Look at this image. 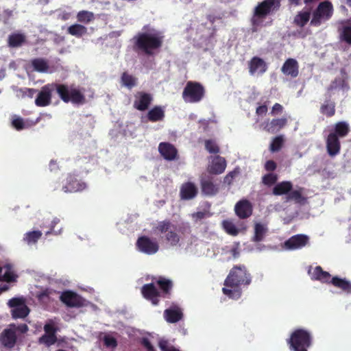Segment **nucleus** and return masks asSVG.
I'll use <instances>...</instances> for the list:
<instances>
[{"label": "nucleus", "instance_id": "obj_29", "mask_svg": "<svg viewBox=\"0 0 351 351\" xmlns=\"http://www.w3.org/2000/svg\"><path fill=\"white\" fill-rule=\"evenodd\" d=\"M164 117L165 110L160 106H154L147 114V118L151 122L160 121L163 120Z\"/></svg>", "mask_w": 351, "mask_h": 351}, {"label": "nucleus", "instance_id": "obj_52", "mask_svg": "<svg viewBox=\"0 0 351 351\" xmlns=\"http://www.w3.org/2000/svg\"><path fill=\"white\" fill-rule=\"evenodd\" d=\"M12 125L17 130H21L25 128L24 121L19 117H14L12 121Z\"/></svg>", "mask_w": 351, "mask_h": 351}, {"label": "nucleus", "instance_id": "obj_28", "mask_svg": "<svg viewBox=\"0 0 351 351\" xmlns=\"http://www.w3.org/2000/svg\"><path fill=\"white\" fill-rule=\"evenodd\" d=\"M156 284L160 289V297L164 298H169L173 287L172 281L164 277H159Z\"/></svg>", "mask_w": 351, "mask_h": 351}, {"label": "nucleus", "instance_id": "obj_59", "mask_svg": "<svg viewBox=\"0 0 351 351\" xmlns=\"http://www.w3.org/2000/svg\"><path fill=\"white\" fill-rule=\"evenodd\" d=\"M282 110H283L282 106L278 103H276L272 107V109L271 111V114L274 116L278 113L282 112Z\"/></svg>", "mask_w": 351, "mask_h": 351}, {"label": "nucleus", "instance_id": "obj_26", "mask_svg": "<svg viewBox=\"0 0 351 351\" xmlns=\"http://www.w3.org/2000/svg\"><path fill=\"white\" fill-rule=\"evenodd\" d=\"M249 72L254 75L256 72L263 73L266 71L267 66L265 62L261 58L254 56L249 62Z\"/></svg>", "mask_w": 351, "mask_h": 351}, {"label": "nucleus", "instance_id": "obj_27", "mask_svg": "<svg viewBox=\"0 0 351 351\" xmlns=\"http://www.w3.org/2000/svg\"><path fill=\"white\" fill-rule=\"evenodd\" d=\"M281 71L285 75L296 77L299 73L298 63L295 59L289 58L283 64Z\"/></svg>", "mask_w": 351, "mask_h": 351}, {"label": "nucleus", "instance_id": "obj_11", "mask_svg": "<svg viewBox=\"0 0 351 351\" xmlns=\"http://www.w3.org/2000/svg\"><path fill=\"white\" fill-rule=\"evenodd\" d=\"M60 222V219L57 217L53 218L49 226H42L40 228L42 230H33L27 232L23 238L24 241H38L41 238L43 233L44 232L46 235L56 232L55 230V226Z\"/></svg>", "mask_w": 351, "mask_h": 351}, {"label": "nucleus", "instance_id": "obj_50", "mask_svg": "<svg viewBox=\"0 0 351 351\" xmlns=\"http://www.w3.org/2000/svg\"><path fill=\"white\" fill-rule=\"evenodd\" d=\"M278 180V177L274 173H267L263 177V183L267 186L274 184Z\"/></svg>", "mask_w": 351, "mask_h": 351}, {"label": "nucleus", "instance_id": "obj_43", "mask_svg": "<svg viewBox=\"0 0 351 351\" xmlns=\"http://www.w3.org/2000/svg\"><path fill=\"white\" fill-rule=\"evenodd\" d=\"M77 19L79 22L88 23L94 19V14L91 12L82 10L77 13Z\"/></svg>", "mask_w": 351, "mask_h": 351}, {"label": "nucleus", "instance_id": "obj_55", "mask_svg": "<svg viewBox=\"0 0 351 351\" xmlns=\"http://www.w3.org/2000/svg\"><path fill=\"white\" fill-rule=\"evenodd\" d=\"M238 173L239 172L235 170L229 172L223 178L224 183L230 185Z\"/></svg>", "mask_w": 351, "mask_h": 351}, {"label": "nucleus", "instance_id": "obj_30", "mask_svg": "<svg viewBox=\"0 0 351 351\" xmlns=\"http://www.w3.org/2000/svg\"><path fill=\"white\" fill-rule=\"evenodd\" d=\"M350 132L349 124L346 121H340L337 123L329 132H335L339 138H343Z\"/></svg>", "mask_w": 351, "mask_h": 351}, {"label": "nucleus", "instance_id": "obj_31", "mask_svg": "<svg viewBox=\"0 0 351 351\" xmlns=\"http://www.w3.org/2000/svg\"><path fill=\"white\" fill-rule=\"evenodd\" d=\"M293 188L292 183L289 181H283L278 183L273 189V194L275 195H288Z\"/></svg>", "mask_w": 351, "mask_h": 351}, {"label": "nucleus", "instance_id": "obj_9", "mask_svg": "<svg viewBox=\"0 0 351 351\" xmlns=\"http://www.w3.org/2000/svg\"><path fill=\"white\" fill-rule=\"evenodd\" d=\"M199 184L202 193L204 195L214 196L219 191V184L210 174L202 173L199 178Z\"/></svg>", "mask_w": 351, "mask_h": 351}, {"label": "nucleus", "instance_id": "obj_37", "mask_svg": "<svg viewBox=\"0 0 351 351\" xmlns=\"http://www.w3.org/2000/svg\"><path fill=\"white\" fill-rule=\"evenodd\" d=\"M67 32L72 36L80 38L87 33V28L80 24H74L68 27Z\"/></svg>", "mask_w": 351, "mask_h": 351}, {"label": "nucleus", "instance_id": "obj_44", "mask_svg": "<svg viewBox=\"0 0 351 351\" xmlns=\"http://www.w3.org/2000/svg\"><path fill=\"white\" fill-rule=\"evenodd\" d=\"M304 199L300 190L292 191L291 189L287 196V201H294L296 203H301Z\"/></svg>", "mask_w": 351, "mask_h": 351}, {"label": "nucleus", "instance_id": "obj_2", "mask_svg": "<svg viewBox=\"0 0 351 351\" xmlns=\"http://www.w3.org/2000/svg\"><path fill=\"white\" fill-rule=\"evenodd\" d=\"M252 282V276L244 265H234L224 281L226 287L222 292L229 298L238 300L241 296V285L248 286Z\"/></svg>", "mask_w": 351, "mask_h": 351}, {"label": "nucleus", "instance_id": "obj_64", "mask_svg": "<svg viewBox=\"0 0 351 351\" xmlns=\"http://www.w3.org/2000/svg\"><path fill=\"white\" fill-rule=\"evenodd\" d=\"M18 329L21 332H26L27 330H28V327L26 324H22L21 326H19L18 327Z\"/></svg>", "mask_w": 351, "mask_h": 351}, {"label": "nucleus", "instance_id": "obj_41", "mask_svg": "<svg viewBox=\"0 0 351 351\" xmlns=\"http://www.w3.org/2000/svg\"><path fill=\"white\" fill-rule=\"evenodd\" d=\"M285 143L282 135L274 137L270 143L269 149L271 152H277L280 150Z\"/></svg>", "mask_w": 351, "mask_h": 351}, {"label": "nucleus", "instance_id": "obj_14", "mask_svg": "<svg viewBox=\"0 0 351 351\" xmlns=\"http://www.w3.org/2000/svg\"><path fill=\"white\" fill-rule=\"evenodd\" d=\"M60 298L69 307L80 308L84 304L83 298L71 291H64Z\"/></svg>", "mask_w": 351, "mask_h": 351}, {"label": "nucleus", "instance_id": "obj_62", "mask_svg": "<svg viewBox=\"0 0 351 351\" xmlns=\"http://www.w3.org/2000/svg\"><path fill=\"white\" fill-rule=\"evenodd\" d=\"M287 241H307V236L306 235H296L294 237H292L289 239H288Z\"/></svg>", "mask_w": 351, "mask_h": 351}, {"label": "nucleus", "instance_id": "obj_19", "mask_svg": "<svg viewBox=\"0 0 351 351\" xmlns=\"http://www.w3.org/2000/svg\"><path fill=\"white\" fill-rule=\"evenodd\" d=\"M287 123V119L285 117L273 119L271 121H267L263 123V130L268 133L275 134L284 128Z\"/></svg>", "mask_w": 351, "mask_h": 351}, {"label": "nucleus", "instance_id": "obj_63", "mask_svg": "<svg viewBox=\"0 0 351 351\" xmlns=\"http://www.w3.org/2000/svg\"><path fill=\"white\" fill-rule=\"evenodd\" d=\"M255 247L253 248V250H255L256 252H261L263 251L266 247L263 245L261 247V243H254Z\"/></svg>", "mask_w": 351, "mask_h": 351}, {"label": "nucleus", "instance_id": "obj_5", "mask_svg": "<svg viewBox=\"0 0 351 351\" xmlns=\"http://www.w3.org/2000/svg\"><path fill=\"white\" fill-rule=\"evenodd\" d=\"M311 278L313 280L319 281L323 284L332 285L346 293L351 294V282L350 281L338 276L332 277L328 271H324L320 266L315 267L311 273Z\"/></svg>", "mask_w": 351, "mask_h": 351}, {"label": "nucleus", "instance_id": "obj_58", "mask_svg": "<svg viewBox=\"0 0 351 351\" xmlns=\"http://www.w3.org/2000/svg\"><path fill=\"white\" fill-rule=\"evenodd\" d=\"M208 213L207 211H198L192 215V217L195 220H201L206 217H208Z\"/></svg>", "mask_w": 351, "mask_h": 351}, {"label": "nucleus", "instance_id": "obj_7", "mask_svg": "<svg viewBox=\"0 0 351 351\" xmlns=\"http://www.w3.org/2000/svg\"><path fill=\"white\" fill-rule=\"evenodd\" d=\"M332 13L333 6L330 2L326 1L320 3L313 13V19L311 21V25H319L328 21L332 16Z\"/></svg>", "mask_w": 351, "mask_h": 351}, {"label": "nucleus", "instance_id": "obj_49", "mask_svg": "<svg viewBox=\"0 0 351 351\" xmlns=\"http://www.w3.org/2000/svg\"><path fill=\"white\" fill-rule=\"evenodd\" d=\"M322 112L327 116H332L335 114V104L332 101H326L322 106Z\"/></svg>", "mask_w": 351, "mask_h": 351}, {"label": "nucleus", "instance_id": "obj_34", "mask_svg": "<svg viewBox=\"0 0 351 351\" xmlns=\"http://www.w3.org/2000/svg\"><path fill=\"white\" fill-rule=\"evenodd\" d=\"M136 248L140 252L152 254L158 251V243H136Z\"/></svg>", "mask_w": 351, "mask_h": 351}, {"label": "nucleus", "instance_id": "obj_1", "mask_svg": "<svg viewBox=\"0 0 351 351\" xmlns=\"http://www.w3.org/2000/svg\"><path fill=\"white\" fill-rule=\"evenodd\" d=\"M54 90L64 103L71 102L73 104L79 105L86 102L84 94L75 84L51 83L41 88L35 99V104L39 107L50 105L52 93Z\"/></svg>", "mask_w": 351, "mask_h": 351}, {"label": "nucleus", "instance_id": "obj_48", "mask_svg": "<svg viewBox=\"0 0 351 351\" xmlns=\"http://www.w3.org/2000/svg\"><path fill=\"white\" fill-rule=\"evenodd\" d=\"M306 243H281L280 250H293L304 247Z\"/></svg>", "mask_w": 351, "mask_h": 351}, {"label": "nucleus", "instance_id": "obj_47", "mask_svg": "<svg viewBox=\"0 0 351 351\" xmlns=\"http://www.w3.org/2000/svg\"><path fill=\"white\" fill-rule=\"evenodd\" d=\"M294 23L296 26L302 27L307 23V11L297 14L294 19Z\"/></svg>", "mask_w": 351, "mask_h": 351}, {"label": "nucleus", "instance_id": "obj_24", "mask_svg": "<svg viewBox=\"0 0 351 351\" xmlns=\"http://www.w3.org/2000/svg\"><path fill=\"white\" fill-rule=\"evenodd\" d=\"M16 331L12 328L4 329L0 336L2 345L7 348H12L16 342Z\"/></svg>", "mask_w": 351, "mask_h": 351}, {"label": "nucleus", "instance_id": "obj_61", "mask_svg": "<svg viewBox=\"0 0 351 351\" xmlns=\"http://www.w3.org/2000/svg\"><path fill=\"white\" fill-rule=\"evenodd\" d=\"M267 112V105H261L256 108V113L258 116H263L264 114H266Z\"/></svg>", "mask_w": 351, "mask_h": 351}, {"label": "nucleus", "instance_id": "obj_16", "mask_svg": "<svg viewBox=\"0 0 351 351\" xmlns=\"http://www.w3.org/2000/svg\"><path fill=\"white\" fill-rule=\"evenodd\" d=\"M134 107L140 111L148 109L153 101V97L150 93L138 91L134 95Z\"/></svg>", "mask_w": 351, "mask_h": 351}, {"label": "nucleus", "instance_id": "obj_23", "mask_svg": "<svg viewBox=\"0 0 351 351\" xmlns=\"http://www.w3.org/2000/svg\"><path fill=\"white\" fill-rule=\"evenodd\" d=\"M198 189L195 184L191 182H187L182 184L180 191V196L182 199L189 200L195 197Z\"/></svg>", "mask_w": 351, "mask_h": 351}, {"label": "nucleus", "instance_id": "obj_40", "mask_svg": "<svg viewBox=\"0 0 351 351\" xmlns=\"http://www.w3.org/2000/svg\"><path fill=\"white\" fill-rule=\"evenodd\" d=\"M29 313V308L23 304L21 306L12 309V317L15 318V319L24 318L26 316H27Z\"/></svg>", "mask_w": 351, "mask_h": 351}, {"label": "nucleus", "instance_id": "obj_10", "mask_svg": "<svg viewBox=\"0 0 351 351\" xmlns=\"http://www.w3.org/2000/svg\"><path fill=\"white\" fill-rule=\"evenodd\" d=\"M287 341L291 350L307 351V331L302 329L295 330Z\"/></svg>", "mask_w": 351, "mask_h": 351}, {"label": "nucleus", "instance_id": "obj_45", "mask_svg": "<svg viewBox=\"0 0 351 351\" xmlns=\"http://www.w3.org/2000/svg\"><path fill=\"white\" fill-rule=\"evenodd\" d=\"M204 145L205 149L210 154H218L220 151L219 147L214 140H206Z\"/></svg>", "mask_w": 351, "mask_h": 351}, {"label": "nucleus", "instance_id": "obj_33", "mask_svg": "<svg viewBox=\"0 0 351 351\" xmlns=\"http://www.w3.org/2000/svg\"><path fill=\"white\" fill-rule=\"evenodd\" d=\"M340 37L342 40L351 44V19L342 23Z\"/></svg>", "mask_w": 351, "mask_h": 351}, {"label": "nucleus", "instance_id": "obj_18", "mask_svg": "<svg viewBox=\"0 0 351 351\" xmlns=\"http://www.w3.org/2000/svg\"><path fill=\"white\" fill-rule=\"evenodd\" d=\"M234 211L239 219H247L252 215V205L249 200L241 199L235 204Z\"/></svg>", "mask_w": 351, "mask_h": 351}, {"label": "nucleus", "instance_id": "obj_54", "mask_svg": "<svg viewBox=\"0 0 351 351\" xmlns=\"http://www.w3.org/2000/svg\"><path fill=\"white\" fill-rule=\"evenodd\" d=\"M20 92L22 94V97H28L29 98H32L35 93H37V90L34 88H24L20 89Z\"/></svg>", "mask_w": 351, "mask_h": 351}, {"label": "nucleus", "instance_id": "obj_3", "mask_svg": "<svg viewBox=\"0 0 351 351\" xmlns=\"http://www.w3.org/2000/svg\"><path fill=\"white\" fill-rule=\"evenodd\" d=\"M164 36L160 32L153 29L149 32H138L134 36L133 50L152 56L154 51L159 49L163 44Z\"/></svg>", "mask_w": 351, "mask_h": 351}, {"label": "nucleus", "instance_id": "obj_21", "mask_svg": "<svg viewBox=\"0 0 351 351\" xmlns=\"http://www.w3.org/2000/svg\"><path fill=\"white\" fill-rule=\"evenodd\" d=\"M226 168L225 158L217 155L212 159L210 165L208 167V171L210 174L219 175L224 172Z\"/></svg>", "mask_w": 351, "mask_h": 351}, {"label": "nucleus", "instance_id": "obj_6", "mask_svg": "<svg viewBox=\"0 0 351 351\" xmlns=\"http://www.w3.org/2000/svg\"><path fill=\"white\" fill-rule=\"evenodd\" d=\"M205 88L197 82H187L182 92V99L186 103H198L201 101L205 96Z\"/></svg>", "mask_w": 351, "mask_h": 351}, {"label": "nucleus", "instance_id": "obj_8", "mask_svg": "<svg viewBox=\"0 0 351 351\" xmlns=\"http://www.w3.org/2000/svg\"><path fill=\"white\" fill-rule=\"evenodd\" d=\"M176 231L177 227L169 220L159 221L158 224L153 228L154 234H164L168 241H179Z\"/></svg>", "mask_w": 351, "mask_h": 351}, {"label": "nucleus", "instance_id": "obj_12", "mask_svg": "<svg viewBox=\"0 0 351 351\" xmlns=\"http://www.w3.org/2000/svg\"><path fill=\"white\" fill-rule=\"evenodd\" d=\"M86 184L77 179V176L73 173L68 174L66 183L62 186V191L65 193H75L86 189Z\"/></svg>", "mask_w": 351, "mask_h": 351}, {"label": "nucleus", "instance_id": "obj_25", "mask_svg": "<svg viewBox=\"0 0 351 351\" xmlns=\"http://www.w3.org/2000/svg\"><path fill=\"white\" fill-rule=\"evenodd\" d=\"M164 317L167 322L176 323L182 319L183 313L180 307L174 306L165 310Z\"/></svg>", "mask_w": 351, "mask_h": 351}, {"label": "nucleus", "instance_id": "obj_36", "mask_svg": "<svg viewBox=\"0 0 351 351\" xmlns=\"http://www.w3.org/2000/svg\"><path fill=\"white\" fill-rule=\"evenodd\" d=\"M223 254L228 255V259L239 258L241 252L239 243H234L230 246H226L225 248H223Z\"/></svg>", "mask_w": 351, "mask_h": 351}, {"label": "nucleus", "instance_id": "obj_15", "mask_svg": "<svg viewBox=\"0 0 351 351\" xmlns=\"http://www.w3.org/2000/svg\"><path fill=\"white\" fill-rule=\"evenodd\" d=\"M141 293L143 296L147 300L150 301L152 304L158 305L159 304L160 292L157 289L154 283H148L144 285L141 287Z\"/></svg>", "mask_w": 351, "mask_h": 351}, {"label": "nucleus", "instance_id": "obj_22", "mask_svg": "<svg viewBox=\"0 0 351 351\" xmlns=\"http://www.w3.org/2000/svg\"><path fill=\"white\" fill-rule=\"evenodd\" d=\"M158 151L167 160H173L178 156V150L174 145L169 143L162 142L158 145Z\"/></svg>", "mask_w": 351, "mask_h": 351}, {"label": "nucleus", "instance_id": "obj_38", "mask_svg": "<svg viewBox=\"0 0 351 351\" xmlns=\"http://www.w3.org/2000/svg\"><path fill=\"white\" fill-rule=\"evenodd\" d=\"M25 41V37L22 34H12L8 37L9 46L12 47H17Z\"/></svg>", "mask_w": 351, "mask_h": 351}, {"label": "nucleus", "instance_id": "obj_56", "mask_svg": "<svg viewBox=\"0 0 351 351\" xmlns=\"http://www.w3.org/2000/svg\"><path fill=\"white\" fill-rule=\"evenodd\" d=\"M22 304H23V300L18 298H13L8 302L9 306L14 308L21 306Z\"/></svg>", "mask_w": 351, "mask_h": 351}, {"label": "nucleus", "instance_id": "obj_35", "mask_svg": "<svg viewBox=\"0 0 351 351\" xmlns=\"http://www.w3.org/2000/svg\"><path fill=\"white\" fill-rule=\"evenodd\" d=\"M31 64L34 71L40 73H46L49 69L48 62L41 58H34L32 60Z\"/></svg>", "mask_w": 351, "mask_h": 351}, {"label": "nucleus", "instance_id": "obj_57", "mask_svg": "<svg viewBox=\"0 0 351 351\" xmlns=\"http://www.w3.org/2000/svg\"><path fill=\"white\" fill-rule=\"evenodd\" d=\"M141 345L147 350V351H156L154 347L151 343L149 339L144 337L141 339Z\"/></svg>", "mask_w": 351, "mask_h": 351}, {"label": "nucleus", "instance_id": "obj_39", "mask_svg": "<svg viewBox=\"0 0 351 351\" xmlns=\"http://www.w3.org/2000/svg\"><path fill=\"white\" fill-rule=\"evenodd\" d=\"M121 80L122 84L129 89L135 86L137 83V79L127 72L123 73Z\"/></svg>", "mask_w": 351, "mask_h": 351}, {"label": "nucleus", "instance_id": "obj_53", "mask_svg": "<svg viewBox=\"0 0 351 351\" xmlns=\"http://www.w3.org/2000/svg\"><path fill=\"white\" fill-rule=\"evenodd\" d=\"M158 346L161 351H179L175 347L169 346V343L167 340H160L158 343Z\"/></svg>", "mask_w": 351, "mask_h": 351}, {"label": "nucleus", "instance_id": "obj_17", "mask_svg": "<svg viewBox=\"0 0 351 351\" xmlns=\"http://www.w3.org/2000/svg\"><path fill=\"white\" fill-rule=\"evenodd\" d=\"M347 75L344 71L341 72V76L337 79L330 86L329 92L330 94L343 95L348 89L346 82Z\"/></svg>", "mask_w": 351, "mask_h": 351}, {"label": "nucleus", "instance_id": "obj_51", "mask_svg": "<svg viewBox=\"0 0 351 351\" xmlns=\"http://www.w3.org/2000/svg\"><path fill=\"white\" fill-rule=\"evenodd\" d=\"M104 345L108 348H115L117 346V339L109 335H106L104 337Z\"/></svg>", "mask_w": 351, "mask_h": 351}, {"label": "nucleus", "instance_id": "obj_42", "mask_svg": "<svg viewBox=\"0 0 351 351\" xmlns=\"http://www.w3.org/2000/svg\"><path fill=\"white\" fill-rule=\"evenodd\" d=\"M5 267L7 269V270L3 276H0V281H5L7 282L16 281L17 276L15 275L14 272L11 270V265H6Z\"/></svg>", "mask_w": 351, "mask_h": 351}, {"label": "nucleus", "instance_id": "obj_46", "mask_svg": "<svg viewBox=\"0 0 351 351\" xmlns=\"http://www.w3.org/2000/svg\"><path fill=\"white\" fill-rule=\"evenodd\" d=\"M223 227L226 232L230 235L235 236L239 233V230L236 228L235 225L230 221H223Z\"/></svg>", "mask_w": 351, "mask_h": 351}, {"label": "nucleus", "instance_id": "obj_13", "mask_svg": "<svg viewBox=\"0 0 351 351\" xmlns=\"http://www.w3.org/2000/svg\"><path fill=\"white\" fill-rule=\"evenodd\" d=\"M43 328L45 334L38 339V343L47 347L55 344L57 341L56 332L58 328L51 323L46 324Z\"/></svg>", "mask_w": 351, "mask_h": 351}, {"label": "nucleus", "instance_id": "obj_20", "mask_svg": "<svg viewBox=\"0 0 351 351\" xmlns=\"http://www.w3.org/2000/svg\"><path fill=\"white\" fill-rule=\"evenodd\" d=\"M327 152L329 156L333 157L340 152L339 138L335 132H329L326 140Z\"/></svg>", "mask_w": 351, "mask_h": 351}, {"label": "nucleus", "instance_id": "obj_32", "mask_svg": "<svg viewBox=\"0 0 351 351\" xmlns=\"http://www.w3.org/2000/svg\"><path fill=\"white\" fill-rule=\"evenodd\" d=\"M268 232V228L265 224L262 223H256L254 224V241H261L264 239Z\"/></svg>", "mask_w": 351, "mask_h": 351}, {"label": "nucleus", "instance_id": "obj_60", "mask_svg": "<svg viewBox=\"0 0 351 351\" xmlns=\"http://www.w3.org/2000/svg\"><path fill=\"white\" fill-rule=\"evenodd\" d=\"M265 168L269 171H274L276 169V164L272 160H267L265 165Z\"/></svg>", "mask_w": 351, "mask_h": 351}, {"label": "nucleus", "instance_id": "obj_4", "mask_svg": "<svg viewBox=\"0 0 351 351\" xmlns=\"http://www.w3.org/2000/svg\"><path fill=\"white\" fill-rule=\"evenodd\" d=\"M280 6V0H264L254 8L250 22L253 32L263 25L267 16L274 11L278 10Z\"/></svg>", "mask_w": 351, "mask_h": 351}]
</instances>
